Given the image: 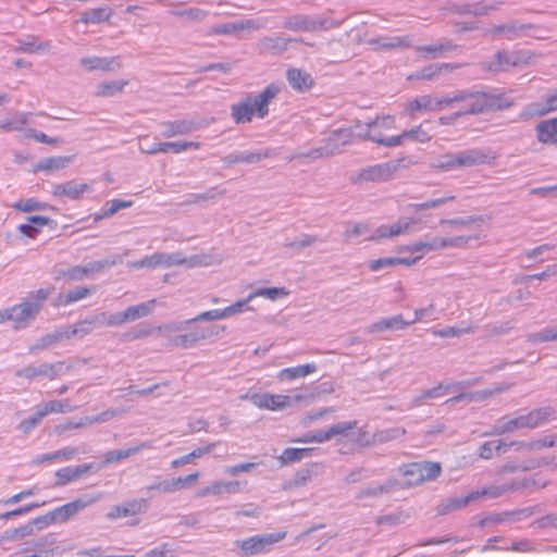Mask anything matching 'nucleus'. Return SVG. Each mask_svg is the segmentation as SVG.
I'll use <instances>...</instances> for the list:
<instances>
[{
    "label": "nucleus",
    "mask_w": 557,
    "mask_h": 557,
    "mask_svg": "<svg viewBox=\"0 0 557 557\" xmlns=\"http://www.w3.org/2000/svg\"><path fill=\"white\" fill-rule=\"evenodd\" d=\"M199 476H200L199 472H194V473H190L185 476H178L176 479H173L170 482H164L162 484H159L158 488L163 492H168V493L183 490V488H186V487L197 483L199 480Z\"/></svg>",
    "instance_id": "bb28decb"
},
{
    "label": "nucleus",
    "mask_w": 557,
    "mask_h": 557,
    "mask_svg": "<svg viewBox=\"0 0 557 557\" xmlns=\"http://www.w3.org/2000/svg\"><path fill=\"white\" fill-rule=\"evenodd\" d=\"M408 139L424 144L431 140V135L421 125H418L395 136L392 144L400 146Z\"/></svg>",
    "instance_id": "c85d7f7f"
},
{
    "label": "nucleus",
    "mask_w": 557,
    "mask_h": 557,
    "mask_svg": "<svg viewBox=\"0 0 557 557\" xmlns=\"http://www.w3.org/2000/svg\"><path fill=\"white\" fill-rule=\"evenodd\" d=\"M201 147L200 143L195 141H178V143H160L156 144L147 150L149 154L174 152L181 153L188 149L198 150Z\"/></svg>",
    "instance_id": "6ab92c4d"
},
{
    "label": "nucleus",
    "mask_w": 557,
    "mask_h": 557,
    "mask_svg": "<svg viewBox=\"0 0 557 557\" xmlns=\"http://www.w3.org/2000/svg\"><path fill=\"white\" fill-rule=\"evenodd\" d=\"M278 87L274 84L268 85L259 95L247 96L243 101L231 108L233 120L237 123H249L253 116L263 119L269 113V103L278 95Z\"/></svg>",
    "instance_id": "f03ea898"
},
{
    "label": "nucleus",
    "mask_w": 557,
    "mask_h": 557,
    "mask_svg": "<svg viewBox=\"0 0 557 557\" xmlns=\"http://www.w3.org/2000/svg\"><path fill=\"white\" fill-rule=\"evenodd\" d=\"M315 371H317V366H315V363L311 362V363H306V364H300V366H296V367L282 369L277 373V379L282 382L294 381V380H297L300 377H306V376L314 373Z\"/></svg>",
    "instance_id": "aec40b11"
},
{
    "label": "nucleus",
    "mask_w": 557,
    "mask_h": 557,
    "mask_svg": "<svg viewBox=\"0 0 557 557\" xmlns=\"http://www.w3.org/2000/svg\"><path fill=\"white\" fill-rule=\"evenodd\" d=\"M29 224L18 225V232L28 238H35L41 228L50 223V219L42 215H32L28 218Z\"/></svg>",
    "instance_id": "cd10ccee"
},
{
    "label": "nucleus",
    "mask_w": 557,
    "mask_h": 557,
    "mask_svg": "<svg viewBox=\"0 0 557 557\" xmlns=\"http://www.w3.org/2000/svg\"><path fill=\"white\" fill-rule=\"evenodd\" d=\"M314 450V448L306 447V448H295L289 447L285 448L281 456L278 457V460L282 465H289L297 461H300L301 459L309 457L311 453Z\"/></svg>",
    "instance_id": "72a5a7b5"
},
{
    "label": "nucleus",
    "mask_w": 557,
    "mask_h": 557,
    "mask_svg": "<svg viewBox=\"0 0 557 557\" xmlns=\"http://www.w3.org/2000/svg\"><path fill=\"white\" fill-rule=\"evenodd\" d=\"M222 319H226L225 318V311L223 309H214V310H209V311L201 312L194 320L195 321H197V320H210V321H213V320H222Z\"/></svg>",
    "instance_id": "0e129e2a"
},
{
    "label": "nucleus",
    "mask_w": 557,
    "mask_h": 557,
    "mask_svg": "<svg viewBox=\"0 0 557 557\" xmlns=\"http://www.w3.org/2000/svg\"><path fill=\"white\" fill-rule=\"evenodd\" d=\"M208 336L209 333L203 329L194 327L189 329L184 334L170 338L169 346L171 348H188Z\"/></svg>",
    "instance_id": "f3484780"
},
{
    "label": "nucleus",
    "mask_w": 557,
    "mask_h": 557,
    "mask_svg": "<svg viewBox=\"0 0 557 557\" xmlns=\"http://www.w3.org/2000/svg\"><path fill=\"white\" fill-rule=\"evenodd\" d=\"M42 413L46 416L50 413H62L67 410V405L60 400H50L39 406Z\"/></svg>",
    "instance_id": "864d4df0"
},
{
    "label": "nucleus",
    "mask_w": 557,
    "mask_h": 557,
    "mask_svg": "<svg viewBox=\"0 0 557 557\" xmlns=\"http://www.w3.org/2000/svg\"><path fill=\"white\" fill-rule=\"evenodd\" d=\"M26 136L33 138L34 140H36L38 143L52 145V146H55L60 143V140L58 138H51V137L47 136L45 133H37L33 129H28L26 133Z\"/></svg>",
    "instance_id": "e2e57ef3"
},
{
    "label": "nucleus",
    "mask_w": 557,
    "mask_h": 557,
    "mask_svg": "<svg viewBox=\"0 0 557 557\" xmlns=\"http://www.w3.org/2000/svg\"><path fill=\"white\" fill-rule=\"evenodd\" d=\"M557 445V435L545 436L537 441L530 442L528 444L521 443L520 446H525L529 449H536L543 447H552Z\"/></svg>",
    "instance_id": "4d7b16f0"
},
{
    "label": "nucleus",
    "mask_w": 557,
    "mask_h": 557,
    "mask_svg": "<svg viewBox=\"0 0 557 557\" xmlns=\"http://www.w3.org/2000/svg\"><path fill=\"white\" fill-rule=\"evenodd\" d=\"M165 260V257L160 253H156L152 256L145 257L144 259L134 263L135 268H156L162 264Z\"/></svg>",
    "instance_id": "5fc2aeb1"
},
{
    "label": "nucleus",
    "mask_w": 557,
    "mask_h": 557,
    "mask_svg": "<svg viewBox=\"0 0 557 557\" xmlns=\"http://www.w3.org/2000/svg\"><path fill=\"white\" fill-rule=\"evenodd\" d=\"M34 525H35V523H34V520H33L30 523H27V524L17 527L15 529H12L10 531H7L3 534L2 539L3 540H8V541H13V540H16V539H21V537H25V536L32 535L33 532H34ZM36 527H38L39 529L42 528L39 524H36Z\"/></svg>",
    "instance_id": "79ce46f5"
},
{
    "label": "nucleus",
    "mask_w": 557,
    "mask_h": 557,
    "mask_svg": "<svg viewBox=\"0 0 557 557\" xmlns=\"http://www.w3.org/2000/svg\"><path fill=\"white\" fill-rule=\"evenodd\" d=\"M255 467H256V463H253V462L239 463V465L227 467L225 469V472L228 474H232V475H237L242 472H248Z\"/></svg>",
    "instance_id": "338daca9"
},
{
    "label": "nucleus",
    "mask_w": 557,
    "mask_h": 557,
    "mask_svg": "<svg viewBox=\"0 0 557 557\" xmlns=\"http://www.w3.org/2000/svg\"><path fill=\"white\" fill-rule=\"evenodd\" d=\"M500 441H490L484 443L480 448V457L483 459H491L497 454L503 446H505Z\"/></svg>",
    "instance_id": "3c124183"
},
{
    "label": "nucleus",
    "mask_w": 557,
    "mask_h": 557,
    "mask_svg": "<svg viewBox=\"0 0 557 557\" xmlns=\"http://www.w3.org/2000/svg\"><path fill=\"white\" fill-rule=\"evenodd\" d=\"M41 505H45V503H41V504H38V503H32V504H28L26 506H23V507H20V508H16V509H13L11 511H7L2 515H0V519H9L11 517H16V516H21L23 513H26Z\"/></svg>",
    "instance_id": "052dcab7"
},
{
    "label": "nucleus",
    "mask_w": 557,
    "mask_h": 557,
    "mask_svg": "<svg viewBox=\"0 0 557 557\" xmlns=\"http://www.w3.org/2000/svg\"><path fill=\"white\" fill-rule=\"evenodd\" d=\"M416 221L413 219L399 220L391 226H380L375 230V233L369 237V240H383L397 237L401 234L409 232L412 224Z\"/></svg>",
    "instance_id": "4468645a"
},
{
    "label": "nucleus",
    "mask_w": 557,
    "mask_h": 557,
    "mask_svg": "<svg viewBox=\"0 0 557 557\" xmlns=\"http://www.w3.org/2000/svg\"><path fill=\"white\" fill-rule=\"evenodd\" d=\"M458 154L459 168H470L481 164H487L494 161L495 157L490 153L480 150L471 149L461 151Z\"/></svg>",
    "instance_id": "a211bd4d"
},
{
    "label": "nucleus",
    "mask_w": 557,
    "mask_h": 557,
    "mask_svg": "<svg viewBox=\"0 0 557 557\" xmlns=\"http://www.w3.org/2000/svg\"><path fill=\"white\" fill-rule=\"evenodd\" d=\"M286 537V532L255 535L237 542L245 556L260 554Z\"/></svg>",
    "instance_id": "9d476101"
},
{
    "label": "nucleus",
    "mask_w": 557,
    "mask_h": 557,
    "mask_svg": "<svg viewBox=\"0 0 557 557\" xmlns=\"http://www.w3.org/2000/svg\"><path fill=\"white\" fill-rule=\"evenodd\" d=\"M82 65L88 70H101L106 72L114 71L121 67V63L117 58H100V57H88L81 61Z\"/></svg>",
    "instance_id": "b1692460"
},
{
    "label": "nucleus",
    "mask_w": 557,
    "mask_h": 557,
    "mask_svg": "<svg viewBox=\"0 0 557 557\" xmlns=\"http://www.w3.org/2000/svg\"><path fill=\"white\" fill-rule=\"evenodd\" d=\"M109 207L103 210V215H114L117 211L126 209L133 206L131 200L113 199L109 203Z\"/></svg>",
    "instance_id": "13d9d810"
},
{
    "label": "nucleus",
    "mask_w": 557,
    "mask_h": 557,
    "mask_svg": "<svg viewBox=\"0 0 557 557\" xmlns=\"http://www.w3.org/2000/svg\"><path fill=\"white\" fill-rule=\"evenodd\" d=\"M146 499H133L121 505L113 506L108 512L111 520L137 516L146 510Z\"/></svg>",
    "instance_id": "dca6fc26"
},
{
    "label": "nucleus",
    "mask_w": 557,
    "mask_h": 557,
    "mask_svg": "<svg viewBox=\"0 0 557 557\" xmlns=\"http://www.w3.org/2000/svg\"><path fill=\"white\" fill-rule=\"evenodd\" d=\"M396 129V120L393 115L376 116L367 124L364 138L385 147H396L392 144L395 136H387L391 131Z\"/></svg>",
    "instance_id": "0eeeda50"
},
{
    "label": "nucleus",
    "mask_w": 557,
    "mask_h": 557,
    "mask_svg": "<svg viewBox=\"0 0 557 557\" xmlns=\"http://www.w3.org/2000/svg\"><path fill=\"white\" fill-rule=\"evenodd\" d=\"M90 189L86 183H77L75 181H69L62 184H57L52 187V195L55 198L62 199L67 198L72 200H78L83 195Z\"/></svg>",
    "instance_id": "2eb2a0df"
},
{
    "label": "nucleus",
    "mask_w": 557,
    "mask_h": 557,
    "mask_svg": "<svg viewBox=\"0 0 557 557\" xmlns=\"http://www.w3.org/2000/svg\"><path fill=\"white\" fill-rule=\"evenodd\" d=\"M455 47L450 44H438V45H431V46H423L420 47L418 50L419 52L424 57H438L442 53L453 50Z\"/></svg>",
    "instance_id": "49530a36"
},
{
    "label": "nucleus",
    "mask_w": 557,
    "mask_h": 557,
    "mask_svg": "<svg viewBox=\"0 0 557 557\" xmlns=\"http://www.w3.org/2000/svg\"><path fill=\"white\" fill-rule=\"evenodd\" d=\"M409 325L400 314L387 319H381L369 326L370 332H383L385 330L394 329L401 330Z\"/></svg>",
    "instance_id": "473e14b6"
},
{
    "label": "nucleus",
    "mask_w": 557,
    "mask_h": 557,
    "mask_svg": "<svg viewBox=\"0 0 557 557\" xmlns=\"http://www.w3.org/2000/svg\"><path fill=\"white\" fill-rule=\"evenodd\" d=\"M90 294V289L87 287H79L77 289L70 290L65 294L59 295L57 298V306H69L73 302L86 298Z\"/></svg>",
    "instance_id": "58836bf2"
},
{
    "label": "nucleus",
    "mask_w": 557,
    "mask_h": 557,
    "mask_svg": "<svg viewBox=\"0 0 557 557\" xmlns=\"http://www.w3.org/2000/svg\"><path fill=\"white\" fill-rule=\"evenodd\" d=\"M72 161V157H50L37 162L33 169V173L45 172L50 173L53 171L64 169Z\"/></svg>",
    "instance_id": "393cba45"
},
{
    "label": "nucleus",
    "mask_w": 557,
    "mask_h": 557,
    "mask_svg": "<svg viewBox=\"0 0 557 557\" xmlns=\"http://www.w3.org/2000/svg\"><path fill=\"white\" fill-rule=\"evenodd\" d=\"M12 208L18 212H32L46 210L47 203L37 200L36 198L21 199L12 203Z\"/></svg>",
    "instance_id": "ea45409f"
},
{
    "label": "nucleus",
    "mask_w": 557,
    "mask_h": 557,
    "mask_svg": "<svg viewBox=\"0 0 557 557\" xmlns=\"http://www.w3.org/2000/svg\"><path fill=\"white\" fill-rule=\"evenodd\" d=\"M153 307L154 300H149L147 302H143L136 306H131L123 311L124 319L126 322H128L137 320L139 318L147 317L152 312Z\"/></svg>",
    "instance_id": "f704fd0d"
},
{
    "label": "nucleus",
    "mask_w": 557,
    "mask_h": 557,
    "mask_svg": "<svg viewBox=\"0 0 557 557\" xmlns=\"http://www.w3.org/2000/svg\"><path fill=\"white\" fill-rule=\"evenodd\" d=\"M48 49H49L48 44H42V42L38 44L37 41H24V42H21L20 47L17 48L18 51L28 52V53L37 52L40 50H48Z\"/></svg>",
    "instance_id": "bf43d9fd"
},
{
    "label": "nucleus",
    "mask_w": 557,
    "mask_h": 557,
    "mask_svg": "<svg viewBox=\"0 0 557 557\" xmlns=\"http://www.w3.org/2000/svg\"><path fill=\"white\" fill-rule=\"evenodd\" d=\"M536 466H537V463L534 461L522 462V463L507 462L499 469L498 472H499V474H506V473H511V472H517V471H527Z\"/></svg>",
    "instance_id": "603ef678"
},
{
    "label": "nucleus",
    "mask_w": 557,
    "mask_h": 557,
    "mask_svg": "<svg viewBox=\"0 0 557 557\" xmlns=\"http://www.w3.org/2000/svg\"><path fill=\"white\" fill-rule=\"evenodd\" d=\"M127 85L128 81L125 79L104 82L97 87L95 95L97 97H111L122 92Z\"/></svg>",
    "instance_id": "c9c22d12"
},
{
    "label": "nucleus",
    "mask_w": 557,
    "mask_h": 557,
    "mask_svg": "<svg viewBox=\"0 0 557 557\" xmlns=\"http://www.w3.org/2000/svg\"><path fill=\"white\" fill-rule=\"evenodd\" d=\"M512 104L502 94L459 90L453 96H445V110H453V116L440 117L441 124H449L453 120L509 108Z\"/></svg>",
    "instance_id": "f257e3e1"
},
{
    "label": "nucleus",
    "mask_w": 557,
    "mask_h": 557,
    "mask_svg": "<svg viewBox=\"0 0 557 557\" xmlns=\"http://www.w3.org/2000/svg\"><path fill=\"white\" fill-rule=\"evenodd\" d=\"M305 399L304 395H289L270 394V393H256L250 396L251 403L261 410L277 411L292 407L295 403H300Z\"/></svg>",
    "instance_id": "1a4fd4ad"
},
{
    "label": "nucleus",
    "mask_w": 557,
    "mask_h": 557,
    "mask_svg": "<svg viewBox=\"0 0 557 557\" xmlns=\"http://www.w3.org/2000/svg\"><path fill=\"white\" fill-rule=\"evenodd\" d=\"M467 243L463 237L455 238H434L431 242H417L411 245L399 246L398 252H422L437 249H444L446 247L460 246Z\"/></svg>",
    "instance_id": "ddd939ff"
},
{
    "label": "nucleus",
    "mask_w": 557,
    "mask_h": 557,
    "mask_svg": "<svg viewBox=\"0 0 557 557\" xmlns=\"http://www.w3.org/2000/svg\"><path fill=\"white\" fill-rule=\"evenodd\" d=\"M432 169L436 171H453L459 168L457 153H444L435 159Z\"/></svg>",
    "instance_id": "e433bc0d"
},
{
    "label": "nucleus",
    "mask_w": 557,
    "mask_h": 557,
    "mask_svg": "<svg viewBox=\"0 0 557 557\" xmlns=\"http://www.w3.org/2000/svg\"><path fill=\"white\" fill-rule=\"evenodd\" d=\"M445 110V96L432 97L422 95L406 102L404 113L409 117H416L418 114Z\"/></svg>",
    "instance_id": "f8f14e48"
},
{
    "label": "nucleus",
    "mask_w": 557,
    "mask_h": 557,
    "mask_svg": "<svg viewBox=\"0 0 557 557\" xmlns=\"http://www.w3.org/2000/svg\"><path fill=\"white\" fill-rule=\"evenodd\" d=\"M239 490V482L230 481V482H221L215 481L209 486H206L197 492V495L200 497H205L208 495H221L223 493H232Z\"/></svg>",
    "instance_id": "c756f323"
},
{
    "label": "nucleus",
    "mask_w": 557,
    "mask_h": 557,
    "mask_svg": "<svg viewBox=\"0 0 557 557\" xmlns=\"http://www.w3.org/2000/svg\"><path fill=\"white\" fill-rule=\"evenodd\" d=\"M289 295V290L285 287H268V288H258L251 292V297H265L270 300H275L278 297H286Z\"/></svg>",
    "instance_id": "37998d69"
},
{
    "label": "nucleus",
    "mask_w": 557,
    "mask_h": 557,
    "mask_svg": "<svg viewBox=\"0 0 557 557\" xmlns=\"http://www.w3.org/2000/svg\"><path fill=\"white\" fill-rule=\"evenodd\" d=\"M52 290L53 288H40L36 292H32L28 294L27 301L11 307L10 309L13 314L11 321L14 323V329H21L33 320Z\"/></svg>",
    "instance_id": "20e7f679"
},
{
    "label": "nucleus",
    "mask_w": 557,
    "mask_h": 557,
    "mask_svg": "<svg viewBox=\"0 0 557 557\" xmlns=\"http://www.w3.org/2000/svg\"><path fill=\"white\" fill-rule=\"evenodd\" d=\"M113 15L112 9L108 7L95 8L86 11L81 16V22L84 24H98L107 22Z\"/></svg>",
    "instance_id": "2f4dec72"
},
{
    "label": "nucleus",
    "mask_w": 557,
    "mask_h": 557,
    "mask_svg": "<svg viewBox=\"0 0 557 557\" xmlns=\"http://www.w3.org/2000/svg\"><path fill=\"white\" fill-rule=\"evenodd\" d=\"M287 81L289 85L298 91L309 90L313 86L311 75L299 69H289L287 71Z\"/></svg>",
    "instance_id": "412c9836"
},
{
    "label": "nucleus",
    "mask_w": 557,
    "mask_h": 557,
    "mask_svg": "<svg viewBox=\"0 0 557 557\" xmlns=\"http://www.w3.org/2000/svg\"><path fill=\"white\" fill-rule=\"evenodd\" d=\"M536 134L543 144H557V117L541 122L536 126Z\"/></svg>",
    "instance_id": "a878e982"
},
{
    "label": "nucleus",
    "mask_w": 557,
    "mask_h": 557,
    "mask_svg": "<svg viewBox=\"0 0 557 557\" xmlns=\"http://www.w3.org/2000/svg\"><path fill=\"white\" fill-rule=\"evenodd\" d=\"M172 14L175 16L183 17L190 22H200L207 16V12L198 8H191L182 11H173Z\"/></svg>",
    "instance_id": "8fccbe9b"
},
{
    "label": "nucleus",
    "mask_w": 557,
    "mask_h": 557,
    "mask_svg": "<svg viewBox=\"0 0 557 557\" xmlns=\"http://www.w3.org/2000/svg\"><path fill=\"white\" fill-rule=\"evenodd\" d=\"M391 165L389 164H375L373 166H369L359 172L357 181L358 182H374V181H383L391 176Z\"/></svg>",
    "instance_id": "4be33fe9"
},
{
    "label": "nucleus",
    "mask_w": 557,
    "mask_h": 557,
    "mask_svg": "<svg viewBox=\"0 0 557 557\" xmlns=\"http://www.w3.org/2000/svg\"><path fill=\"white\" fill-rule=\"evenodd\" d=\"M330 441V436L327 433V430H321L308 433L306 435H302L301 437L294 438V443H324Z\"/></svg>",
    "instance_id": "09e8293b"
},
{
    "label": "nucleus",
    "mask_w": 557,
    "mask_h": 557,
    "mask_svg": "<svg viewBox=\"0 0 557 557\" xmlns=\"http://www.w3.org/2000/svg\"><path fill=\"white\" fill-rule=\"evenodd\" d=\"M368 230H369L368 224L362 223V222L355 223L351 227L347 228L344 232V237L346 240H348V239H351L356 236H359V235L366 233Z\"/></svg>",
    "instance_id": "680f3d73"
},
{
    "label": "nucleus",
    "mask_w": 557,
    "mask_h": 557,
    "mask_svg": "<svg viewBox=\"0 0 557 557\" xmlns=\"http://www.w3.org/2000/svg\"><path fill=\"white\" fill-rule=\"evenodd\" d=\"M536 55L531 50L502 51L496 55L494 69L509 71L513 67H523L531 64Z\"/></svg>",
    "instance_id": "9b49d317"
},
{
    "label": "nucleus",
    "mask_w": 557,
    "mask_h": 557,
    "mask_svg": "<svg viewBox=\"0 0 557 557\" xmlns=\"http://www.w3.org/2000/svg\"><path fill=\"white\" fill-rule=\"evenodd\" d=\"M255 297H251V293L245 298L237 300L228 307L223 308L225 311V318L243 312L245 307Z\"/></svg>",
    "instance_id": "6e6d98bb"
},
{
    "label": "nucleus",
    "mask_w": 557,
    "mask_h": 557,
    "mask_svg": "<svg viewBox=\"0 0 557 557\" xmlns=\"http://www.w3.org/2000/svg\"><path fill=\"white\" fill-rule=\"evenodd\" d=\"M44 418H45V414L42 413L41 409L38 407L34 414H32L30 417H28L20 422L18 429L23 433H28L35 426H37Z\"/></svg>",
    "instance_id": "de8ad7c7"
},
{
    "label": "nucleus",
    "mask_w": 557,
    "mask_h": 557,
    "mask_svg": "<svg viewBox=\"0 0 557 557\" xmlns=\"http://www.w3.org/2000/svg\"><path fill=\"white\" fill-rule=\"evenodd\" d=\"M555 418V411L550 407L536 408L518 417H504L498 421L496 433H512L521 429H535Z\"/></svg>",
    "instance_id": "7ed1b4c3"
},
{
    "label": "nucleus",
    "mask_w": 557,
    "mask_h": 557,
    "mask_svg": "<svg viewBox=\"0 0 557 557\" xmlns=\"http://www.w3.org/2000/svg\"><path fill=\"white\" fill-rule=\"evenodd\" d=\"M487 492L485 490L483 491H475L471 492L470 494L462 496V497H456L448 502L447 507L449 509H458L463 506H467L471 500L479 499L480 497L486 495Z\"/></svg>",
    "instance_id": "c03bdc74"
},
{
    "label": "nucleus",
    "mask_w": 557,
    "mask_h": 557,
    "mask_svg": "<svg viewBox=\"0 0 557 557\" xmlns=\"http://www.w3.org/2000/svg\"><path fill=\"white\" fill-rule=\"evenodd\" d=\"M331 438H336L337 444L351 443L354 445L366 446L370 444L367 431L358 426V422L347 421L338 422L327 429Z\"/></svg>",
    "instance_id": "423d86ee"
},
{
    "label": "nucleus",
    "mask_w": 557,
    "mask_h": 557,
    "mask_svg": "<svg viewBox=\"0 0 557 557\" xmlns=\"http://www.w3.org/2000/svg\"><path fill=\"white\" fill-rule=\"evenodd\" d=\"M28 122V113L16 114L13 119L0 121V129L4 132L22 131Z\"/></svg>",
    "instance_id": "a19ab883"
},
{
    "label": "nucleus",
    "mask_w": 557,
    "mask_h": 557,
    "mask_svg": "<svg viewBox=\"0 0 557 557\" xmlns=\"http://www.w3.org/2000/svg\"><path fill=\"white\" fill-rule=\"evenodd\" d=\"M423 255L416 256L413 258H380L376 260H372L369 262V269L373 272L379 271L382 268L394 267V265H404L411 267L416 264L420 259H422Z\"/></svg>",
    "instance_id": "5701e85b"
},
{
    "label": "nucleus",
    "mask_w": 557,
    "mask_h": 557,
    "mask_svg": "<svg viewBox=\"0 0 557 557\" xmlns=\"http://www.w3.org/2000/svg\"><path fill=\"white\" fill-rule=\"evenodd\" d=\"M214 447H215V444L214 443H210L207 446L195 448L194 450H191L188 454L190 461H193V460H195L197 458H201L205 455L210 454Z\"/></svg>",
    "instance_id": "774afa93"
},
{
    "label": "nucleus",
    "mask_w": 557,
    "mask_h": 557,
    "mask_svg": "<svg viewBox=\"0 0 557 557\" xmlns=\"http://www.w3.org/2000/svg\"><path fill=\"white\" fill-rule=\"evenodd\" d=\"M150 445L148 443H141L138 446L131 447L127 449L112 450L106 454V462L113 463L121 461L131 457L132 455L138 453L141 449L149 448Z\"/></svg>",
    "instance_id": "4c0bfd02"
},
{
    "label": "nucleus",
    "mask_w": 557,
    "mask_h": 557,
    "mask_svg": "<svg viewBox=\"0 0 557 557\" xmlns=\"http://www.w3.org/2000/svg\"><path fill=\"white\" fill-rule=\"evenodd\" d=\"M442 468L438 462H411L404 469V476L408 485H419L426 481L436 479Z\"/></svg>",
    "instance_id": "6e6552de"
},
{
    "label": "nucleus",
    "mask_w": 557,
    "mask_h": 557,
    "mask_svg": "<svg viewBox=\"0 0 557 557\" xmlns=\"http://www.w3.org/2000/svg\"><path fill=\"white\" fill-rule=\"evenodd\" d=\"M473 332V326L465 325L462 327L448 326L442 330H434L432 334L436 337H456L461 334H469Z\"/></svg>",
    "instance_id": "a18cd8bd"
},
{
    "label": "nucleus",
    "mask_w": 557,
    "mask_h": 557,
    "mask_svg": "<svg viewBox=\"0 0 557 557\" xmlns=\"http://www.w3.org/2000/svg\"><path fill=\"white\" fill-rule=\"evenodd\" d=\"M458 69V65L450 64V63H437V64H431L425 67H423L420 72L417 74L409 76V78H417V79H433L437 76H440L443 72L453 71Z\"/></svg>",
    "instance_id": "7c9ffc66"
},
{
    "label": "nucleus",
    "mask_w": 557,
    "mask_h": 557,
    "mask_svg": "<svg viewBox=\"0 0 557 557\" xmlns=\"http://www.w3.org/2000/svg\"><path fill=\"white\" fill-rule=\"evenodd\" d=\"M493 395V391L485 389L472 394H460L459 396L455 397L454 400H460V399H470V400H482L486 399L487 397Z\"/></svg>",
    "instance_id": "69168bd1"
},
{
    "label": "nucleus",
    "mask_w": 557,
    "mask_h": 557,
    "mask_svg": "<svg viewBox=\"0 0 557 557\" xmlns=\"http://www.w3.org/2000/svg\"><path fill=\"white\" fill-rule=\"evenodd\" d=\"M96 500L97 497L77 498L73 502L54 508L52 511L44 516L37 517L34 519V523L39 524L40 527H49L55 522H65L71 517L75 516L79 510L84 509Z\"/></svg>",
    "instance_id": "39448f33"
}]
</instances>
